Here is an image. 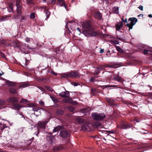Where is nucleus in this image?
Instances as JSON below:
<instances>
[{"mask_svg":"<svg viewBox=\"0 0 152 152\" xmlns=\"http://www.w3.org/2000/svg\"><path fill=\"white\" fill-rule=\"evenodd\" d=\"M70 78L79 77L80 75L79 74L76 72H69Z\"/></svg>","mask_w":152,"mask_h":152,"instance_id":"nucleus-6","label":"nucleus"},{"mask_svg":"<svg viewBox=\"0 0 152 152\" xmlns=\"http://www.w3.org/2000/svg\"><path fill=\"white\" fill-rule=\"evenodd\" d=\"M51 98L53 100V101L55 102H57V100L56 99L55 97H53V96H52L51 97Z\"/></svg>","mask_w":152,"mask_h":152,"instance_id":"nucleus-46","label":"nucleus"},{"mask_svg":"<svg viewBox=\"0 0 152 152\" xmlns=\"http://www.w3.org/2000/svg\"><path fill=\"white\" fill-rule=\"evenodd\" d=\"M148 16L150 18H152V15L151 14L148 15Z\"/></svg>","mask_w":152,"mask_h":152,"instance_id":"nucleus-59","label":"nucleus"},{"mask_svg":"<svg viewBox=\"0 0 152 152\" xmlns=\"http://www.w3.org/2000/svg\"><path fill=\"white\" fill-rule=\"evenodd\" d=\"M28 48L29 49H30V50H33V49L32 48Z\"/></svg>","mask_w":152,"mask_h":152,"instance_id":"nucleus-62","label":"nucleus"},{"mask_svg":"<svg viewBox=\"0 0 152 152\" xmlns=\"http://www.w3.org/2000/svg\"><path fill=\"white\" fill-rule=\"evenodd\" d=\"M69 110L72 112L74 111L75 110V108L72 107H68Z\"/></svg>","mask_w":152,"mask_h":152,"instance_id":"nucleus-39","label":"nucleus"},{"mask_svg":"<svg viewBox=\"0 0 152 152\" xmlns=\"http://www.w3.org/2000/svg\"><path fill=\"white\" fill-rule=\"evenodd\" d=\"M106 100L110 105H113L114 104V101L112 99L107 98Z\"/></svg>","mask_w":152,"mask_h":152,"instance_id":"nucleus-27","label":"nucleus"},{"mask_svg":"<svg viewBox=\"0 0 152 152\" xmlns=\"http://www.w3.org/2000/svg\"><path fill=\"white\" fill-rule=\"evenodd\" d=\"M89 128V126L83 125L81 126V129L83 130H85L88 129Z\"/></svg>","mask_w":152,"mask_h":152,"instance_id":"nucleus-32","label":"nucleus"},{"mask_svg":"<svg viewBox=\"0 0 152 152\" xmlns=\"http://www.w3.org/2000/svg\"><path fill=\"white\" fill-rule=\"evenodd\" d=\"M4 74V73L2 71H1V72L0 73V76H2Z\"/></svg>","mask_w":152,"mask_h":152,"instance_id":"nucleus-56","label":"nucleus"},{"mask_svg":"<svg viewBox=\"0 0 152 152\" xmlns=\"http://www.w3.org/2000/svg\"><path fill=\"white\" fill-rule=\"evenodd\" d=\"M95 80L94 77H92L90 80L89 81L93 82Z\"/></svg>","mask_w":152,"mask_h":152,"instance_id":"nucleus-44","label":"nucleus"},{"mask_svg":"<svg viewBox=\"0 0 152 152\" xmlns=\"http://www.w3.org/2000/svg\"><path fill=\"white\" fill-rule=\"evenodd\" d=\"M8 10L9 12H10L12 11L13 10V5L12 4H11L9 6V9Z\"/></svg>","mask_w":152,"mask_h":152,"instance_id":"nucleus-35","label":"nucleus"},{"mask_svg":"<svg viewBox=\"0 0 152 152\" xmlns=\"http://www.w3.org/2000/svg\"><path fill=\"white\" fill-rule=\"evenodd\" d=\"M148 51L152 52V48H149V50H144L143 53L144 54H146L148 53Z\"/></svg>","mask_w":152,"mask_h":152,"instance_id":"nucleus-30","label":"nucleus"},{"mask_svg":"<svg viewBox=\"0 0 152 152\" xmlns=\"http://www.w3.org/2000/svg\"><path fill=\"white\" fill-rule=\"evenodd\" d=\"M7 101L12 103H16L18 101V99L15 97H10L7 100Z\"/></svg>","mask_w":152,"mask_h":152,"instance_id":"nucleus-10","label":"nucleus"},{"mask_svg":"<svg viewBox=\"0 0 152 152\" xmlns=\"http://www.w3.org/2000/svg\"><path fill=\"white\" fill-rule=\"evenodd\" d=\"M107 132L110 134L113 133V132L111 131H108Z\"/></svg>","mask_w":152,"mask_h":152,"instance_id":"nucleus-57","label":"nucleus"},{"mask_svg":"<svg viewBox=\"0 0 152 152\" xmlns=\"http://www.w3.org/2000/svg\"><path fill=\"white\" fill-rule=\"evenodd\" d=\"M83 26L87 29L83 30V33L87 37H95L98 35L100 32L98 31H96L94 28L91 27L89 22L84 23Z\"/></svg>","mask_w":152,"mask_h":152,"instance_id":"nucleus-1","label":"nucleus"},{"mask_svg":"<svg viewBox=\"0 0 152 152\" xmlns=\"http://www.w3.org/2000/svg\"><path fill=\"white\" fill-rule=\"evenodd\" d=\"M57 113L58 114L61 115L64 113V111H63L61 110H58L57 111Z\"/></svg>","mask_w":152,"mask_h":152,"instance_id":"nucleus-41","label":"nucleus"},{"mask_svg":"<svg viewBox=\"0 0 152 152\" xmlns=\"http://www.w3.org/2000/svg\"><path fill=\"white\" fill-rule=\"evenodd\" d=\"M114 44H119V42L118 41H114L113 42Z\"/></svg>","mask_w":152,"mask_h":152,"instance_id":"nucleus-48","label":"nucleus"},{"mask_svg":"<svg viewBox=\"0 0 152 152\" xmlns=\"http://www.w3.org/2000/svg\"><path fill=\"white\" fill-rule=\"evenodd\" d=\"M88 109H84L81 111V112L84 114H86V113H88Z\"/></svg>","mask_w":152,"mask_h":152,"instance_id":"nucleus-37","label":"nucleus"},{"mask_svg":"<svg viewBox=\"0 0 152 152\" xmlns=\"http://www.w3.org/2000/svg\"><path fill=\"white\" fill-rule=\"evenodd\" d=\"M0 152H7L3 151L2 150H1V148H0Z\"/></svg>","mask_w":152,"mask_h":152,"instance_id":"nucleus-60","label":"nucleus"},{"mask_svg":"<svg viewBox=\"0 0 152 152\" xmlns=\"http://www.w3.org/2000/svg\"><path fill=\"white\" fill-rule=\"evenodd\" d=\"M104 52V49H101L99 53H103Z\"/></svg>","mask_w":152,"mask_h":152,"instance_id":"nucleus-52","label":"nucleus"},{"mask_svg":"<svg viewBox=\"0 0 152 152\" xmlns=\"http://www.w3.org/2000/svg\"><path fill=\"white\" fill-rule=\"evenodd\" d=\"M105 88H110V87H114V88H118L117 85H106L104 86Z\"/></svg>","mask_w":152,"mask_h":152,"instance_id":"nucleus-34","label":"nucleus"},{"mask_svg":"<svg viewBox=\"0 0 152 152\" xmlns=\"http://www.w3.org/2000/svg\"><path fill=\"white\" fill-rule=\"evenodd\" d=\"M40 113H40V112H39V114H38V115H37V114H36L35 113H34V115H36V116H39V115H40Z\"/></svg>","mask_w":152,"mask_h":152,"instance_id":"nucleus-58","label":"nucleus"},{"mask_svg":"<svg viewBox=\"0 0 152 152\" xmlns=\"http://www.w3.org/2000/svg\"><path fill=\"white\" fill-rule=\"evenodd\" d=\"M30 18L31 19H34L35 18V15L34 13H32L30 15Z\"/></svg>","mask_w":152,"mask_h":152,"instance_id":"nucleus-40","label":"nucleus"},{"mask_svg":"<svg viewBox=\"0 0 152 152\" xmlns=\"http://www.w3.org/2000/svg\"><path fill=\"white\" fill-rule=\"evenodd\" d=\"M104 66H100L98 70H104Z\"/></svg>","mask_w":152,"mask_h":152,"instance_id":"nucleus-45","label":"nucleus"},{"mask_svg":"<svg viewBox=\"0 0 152 152\" xmlns=\"http://www.w3.org/2000/svg\"><path fill=\"white\" fill-rule=\"evenodd\" d=\"M39 104H40L41 105H43L44 104V103L42 101H40L39 102Z\"/></svg>","mask_w":152,"mask_h":152,"instance_id":"nucleus-53","label":"nucleus"},{"mask_svg":"<svg viewBox=\"0 0 152 152\" xmlns=\"http://www.w3.org/2000/svg\"><path fill=\"white\" fill-rule=\"evenodd\" d=\"M5 103V101L3 99H0V105L4 104Z\"/></svg>","mask_w":152,"mask_h":152,"instance_id":"nucleus-38","label":"nucleus"},{"mask_svg":"<svg viewBox=\"0 0 152 152\" xmlns=\"http://www.w3.org/2000/svg\"><path fill=\"white\" fill-rule=\"evenodd\" d=\"M61 128V127L60 126H57L54 128V129L53 130V132H56L60 130Z\"/></svg>","mask_w":152,"mask_h":152,"instance_id":"nucleus-28","label":"nucleus"},{"mask_svg":"<svg viewBox=\"0 0 152 152\" xmlns=\"http://www.w3.org/2000/svg\"><path fill=\"white\" fill-rule=\"evenodd\" d=\"M7 20V17H2L1 19H0V21H5Z\"/></svg>","mask_w":152,"mask_h":152,"instance_id":"nucleus-42","label":"nucleus"},{"mask_svg":"<svg viewBox=\"0 0 152 152\" xmlns=\"http://www.w3.org/2000/svg\"><path fill=\"white\" fill-rule=\"evenodd\" d=\"M94 17L97 19H101L102 17V15L99 12H97L94 14Z\"/></svg>","mask_w":152,"mask_h":152,"instance_id":"nucleus-20","label":"nucleus"},{"mask_svg":"<svg viewBox=\"0 0 152 152\" xmlns=\"http://www.w3.org/2000/svg\"><path fill=\"white\" fill-rule=\"evenodd\" d=\"M28 102V101L26 99H22L20 101V103H22L24 102Z\"/></svg>","mask_w":152,"mask_h":152,"instance_id":"nucleus-43","label":"nucleus"},{"mask_svg":"<svg viewBox=\"0 0 152 152\" xmlns=\"http://www.w3.org/2000/svg\"><path fill=\"white\" fill-rule=\"evenodd\" d=\"M93 126L94 127L98 129L102 128V127L101 123L99 122L94 123L93 124Z\"/></svg>","mask_w":152,"mask_h":152,"instance_id":"nucleus-12","label":"nucleus"},{"mask_svg":"<svg viewBox=\"0 0 152 152\" xmlns=\"http://www.w3.org/2000/svg\"><path fill=\"white\" fill-rule=\"evenodd\" d=\"M63 102L66 103H69L73 104H76V102L73 101L71 98L64 99L63 100Z\"/></svg>","mask_w":152,"mask_h":152,"instance_id":"nucleus-11","label":"nucleus"},{"mask_svg":"<svg viewBox=\"0 0 152 152\" xmlns=\"http://www.w3.org/2000/svg\"><path fill=\"white\" fill-rule=\"evenodd\" d=\"M110 65H106L105 67H110Z\"/></svg>","mask_w":152,"mask_h":152,"instance_id":"nucleus-61","label":"nucleus"},{"mask_svg":"<svg viewBox=\"0 0 152 152\" xmlns=\"http://www.w3.org/2000/svg\"><path fill=\"white\" fill-rule=\"evenodd\" d=\"M56 0H48V4L54 5L56 3Z\"/></svg>","mask_w":152,"mask_h":152,"instance_id":"nucleus-29","label":"nucleus"},{"mask_svg":"<svg viewBox=\"0 0 152 152\" xmlns=\"http://www.w3.org/2000/svg\"><path fill=\"white\" fill-rule=\"evenodd\" d=\"M19 2L20 1H17L16 2L17 12L19 15H20L21 14V11L22 9V6L19 4Z\"/></svg>","mask_w":152,"mask_h":152,"instance_id":"nucleus-4","label":"nucleus"},{"mask_svg":"<svg viewBox=\"0 0 152 152\" xmlns=\"http://www.w3.org/2000/svg\"><path fill=\"white\" fill-rule=\"evenodd\" d=\"M13 107L14 108V109L16 110L20 109L22 107V106L21 105L17 104H13Z\"/></svg>","mask_w":152,"mask_h":152,"instance_id":"nucleus-21","label":"nucleus"},{"mask_svg":"<svg viewBox=\"0 0 152 152\" xmlns=\"http://www.w3.org/2000/svg\"><path fill=\"white\" fill-rule=\"evenodd\" d=\"M36 131H37V132H36L34 133V134H35L37 136L38 134L39 133V131L38 130V129H36Z\"/></svg>","mask_w":152,"mask_h":152,"instance_id":"nucleus-47","label":"nucleus"},{"mask_svg":"<svg viewBox=\"0 0 152 152\" xmlns=\"http://www.w3.org/2000/svg\"><path fill=\"white\" fill-rule=\"evenodd\" d=\"M60 134L62 137H66L69 135V134L65 131H61Z\"/></svg>","mask_w":152,"mask_h":152,"instance_id":"nucleus-8","label":"nucleus"},{"mask_svg":"<svg viewBox=\"0 0 152 152\" xmlns=\"http://www.w3.org/2000/svg\"><path fill=\"white\" fill-rule=\"evenodd\" d=\"M28 105H29L30 107H33L32 109V110L34 112H37L40 109V108H37L34 107V104H29Z\"/></svg>","mask_w":152,"mask_h":152,"instance_id":"nucleus-17","label":"nucleus"},{"mask_svg":"<svg viewBox=\"0 0 152 152\" xmlns=\"http://www.w3.org/2000/svg\"><path fill=\"white\" fill-rule=\"evenodd\" d=\"M57 3L61 7L64 6V7L66 8L65 3L64 0H58Z\"/></svg>","mask_w":152,"mask_h":152,"instance_id":"nucleus-16","label":"nucleus"},{"mask_svg":"<svg viewBox=\"0 0 152 152\" xmlns=\"http://www.w3.org/2000/svg\"><path fill=\"white\" fill-rule=\"evenodd\" d=\"M114 78L113 79L114 80H116L119 82L122 81L121 78V77L117 75H114Z\"/></svg>","mask_w":152,"mask_h":152,"instance_id":"nucleus-19","label":"nucleus"},{"mask_svg":"<svg viewBox=\"0 0 152 152\" xmlns=\"http://www.w3.org/2000/svg\"><path fill=\"white\" fill-rule=\"evenodd\" d=\"M6 84L9 86H14L16 85V83L9 80H7L6 81Z\"/></svg>","mask_w":152,"mask_h":152,"instance_id":"nucleus-14","label":"nucleus"},{"mask_svg":"<svg viewBox=\"0 0 152 152\" xmlns=\"http://www.w3.org/2000/svg\"><path fill=\"white\" fill-rule=\"evenodd\" d=\"M61 77L63 78H70L69 72L62 73L61 74Z\"/></svg>","mask_w":152,"mask_h":152,"instance_id":"nucleus-23","label":"nucleus"},{"mask_svg":"<svg viewBox=\"0 0 152 152\" xmlns=\"http://www.w3.org/2000/svg\"><path fill=\"white\" fill-rule=\"evenodd\" d=\"M51 73L52 74V75H54L55 76H56L57 75V73L55 72H54L53 71H52L51 72Z\"/></svg>","mask_w":152,"mask_h":152,"instance_id":"nucleus-49","label":"nucleus"},{"mask_svg":"<svg viewBox=\"0 0 152 152\" xmlns=\"http://www.w3.org/2000/svg\"><path fill=\"white\" fill-rule=\"evenodd\" d=\"M91 116L94 119L100 121L102 120L106 116L103 113H92Z\"/></svg>","mask_w":152,"mask_h":152,"instance_id":"nucleus-2","label":"nucleus"},{"mask_svg":"<svg viewBox=\"0 0 152 152\" xmlns=\"http://www.w3.org/2000/svg\"><path fill=\"white\" fill-rule=\"evenodd\" d=\"M113 11L114 13L118 14L119 13V7H114L113 8Z\"/></svg>","mask_w":152,"mask_h":152,"instance_id":"nucleus-25","label":"nucleus"},{"mask_svg":"<svg viewBox=\"0 0 152 152\" xmlns=\"http://www.w3.org/2000/svg\"><path fill=\"white\" fill-rule=\"evenodd\" d=\"M59 95L60 96L63 98L69 97V92L68 91L62 92L59 93Z\"/></svg>","mask_w":152,"mask_h":152,"instance_id":"nucleus-7","label":"nucleus"},{"mask_svg":"<svg viewBox=\"0 0 152 152\" xmlns=\"http://www.w3.org/2000/svg\"><path fill=\"white\" fill-rule=\"evenodd\" d=\"M17 90L13 88H10L9 89V92L11 94H14L17 93Z\"/></svg>","mask_w":152,"mask_h":152,"instance_id":"nucleus-22","label":"nucleus"},{"mask_svg":"<svg viewBox=\"0 0 152 152\" xmlns=\"http://www.w3.org/2000/svg\"><path fill=\"white\" fill-rule=\"evenodd\" d=\"M138 8H139V9L140 10H143V6H142L140 5V6H139V7H138Z\"/></svg>","mask_w":152,"mask_h":152,"instance_id":"nucleus-50","label":"nucleus"},{"mask_svg":"<svg viewBox=\"0 0 152 152\" xmlns=\"http://www.w3.org/2000/svg\"><path fill=\"white\" fill-rule=\"evenodd\" d=\"M132 126V125L131 124L129 123H127V124H123L119 127L118 126V127L120 129H126L131 127Z\"/></svg>","mask_w":152,"mask_h":152,"instance_id":"nucleus-5","label":"nucleus"},{"mask_svg":"<svg viewBox=\"0 0 152 152\" xmlns=\"http://www.w3.org/2000/svg\"><path fill=\"white\" fill-rule=\"evenodd\" d=\"M25 41L26 42H28L30 41V39L28 37H26L25 39Z\"/></svg>","mask_w":152,"mask_h":152,"instance_id":"nucleus-51","label":"nucleus"},{"mask_svg":"<svg viewBox=\"0 0 152 152\" xmlns=\"http://www.w3.org/2000/svg\"><path fill=\"white\" fill-rule=\"evenodd\" d=\"M123 22L126 23L127 22V19L126 18L125 19L123 20Z\"/></svg>","mask_w":152,"mask_h":152,"instance_id":"nucleus-54","label":"nucleus"},{"mask_svg":"<svg viewBox=\"0 0 152 152\" xmlns=\"http://www.w3.org/2000/svg\"><path fill=\"white\" fill-rule=\"evenodd\" d=\"M122 20L123 21V20H124V19H123V17L122 18H121Z\"/></svg>","mask_w":152,"mask_h":152,"instance_id":"nucleus-64","label":"nucleus"},{"mask_svg":"<svg viewBox=\"0 0 152 152\" xmlns=\"http://www.w3.org/2000/svg\"><path fill=\"white\" fill-rule=\"evenodd\" d=\"M48 140V142H50L51 144H52L54 142V137L52 136H51L49 137Z\"/></svg>","mask_w":152,"mask_h":152,"instance_id":"nucleus-24","label":"nucleus"},{"mask_svg":"<svg viewBox=\"0 0 152 152\" xmlns=\"http://www.w3.org/2000/svg\"><path fill=\"white\" fill-rule=\"evenodd\" d=\"M44 8L45 9L44 11L45 12L46 15L47 17L48 18V17L50 16V12H49L48 10H46V7H44Z\"/></svg>","mask_w":152,"mask_h":152,"instance_id":"nucleus-31","label":"nucleus"},{"mask_svg":"<svg viewBox=\"0 0 152 152\" xmlns=\"http://www.w3.org/2000/svg\"><path fill=\"white\" fill-rule=\"evenodd\" d=\"M134 121V122L135 123H136V122H140V121H136V120H134V121Z\"/></svg>","mask_w":152,"mask_h":152,"instance_id":"nucleus-55","label":"nucleus"},{"mask_svg":"<svg viewBox=\"0 0 152 152\" xmlns=\"http://www.w3.org/2000/svg\"><path fill=\"white\" fill-rule=\"evenodd\" d=\"M29 84L27 83H24L20 85L19 87V88H25L29 86Z\"/></svg>","mask_w":152,"mask_h":152,"instance_id":"nucleus-26","label":"nucleus"},{"mask_svg":"<svg viewBox=\"0 0 152 152\" xmlns=\"http://www.w3.org/2000/svg\"><path fill=\"white\" fill-rule=\"evenodd\" d=\"M64 148L61 145L56 146L53 148V150L55 151H56L61 150L63 149Z\"/></svg>","mask_w":152,"mask_h":152,"instance_id":"nucleus-15","label":"nucleus"},{"mask_svg":"<svg viewBox=\"0 0 152 152\" xmlns=\"http://www.w3.org/2000/svg\"><path fill=\"white\" fill-rule=\"evenodd\" d=\"M129 21H131L130 24H127L126 26L129 28V30L132 28L133 26L137 22V19L134 17L130 18L129 19Z\"/></svg>","mask_w":152,"mask_h":152,"instance_id":"nucleus-3","label":"nucleus"},{"mask_svg":"<svg viewBox=\"0 0 152 152\" xmlns=\"http://www.w3.org/2000/svg\"><path fill=\"white\" fill-rule=\"evenodd\" d=\"M116 48L118 51L123 53L124 51L119 46H117L116 47Z\"/></svg>","mask_w":152,"mask_h":152,"instance_id":"nucleus-36","label":"nucleus"},{"mask_svg":"<svg viewBox=\"0 0 152 152\" xmlns=\"http://www.w3.org/2000/svg\"><path fill=\"white\" fill-rule=\"evenodd\" d=\"M75 121L77 122L80 124H82L84 123V120L79 117L76 118H75Z\"/></svg>","mask_w":152,"mask_h":152,"instance_id":"nucleus-18","label":"nucleus"},{"mask_svg":"<svg viewBox=\"0 0 152 152\" xmlns=\"http://www.w3.org/2000/svg\"><path fill=\"white\" fill-rule=\"evenodd\" d=\"M123 26L122 22H119L117 23L115 26V27L116 31H119Z\"/></svg>","mask_w":152,"mask_h":152,"instance_id":"nucleus-9","label":"nucleus"},{"mask_svg":"<svg viewBox=\"0 0 152 152\" xmlns=\"http://www.w3.org/2000/svg\"><path fill=\"white\" fill-rule=\"evenodd\" d=\"M7 126L5 125L2 124H0V130L1 131H2Z\"/></svg>","mask_w":152,"mask_h":152,"instance_id":"nucleus-33","label":"nucleus"},{"mask_svg":"<svg viewBox=\"0 0 152 152\" xmlns=\"http://www.w3.org/2000/svg\"><path fill=\"white\" fill-rule=\"evenodd\" d=\"M46 123L42 121H39L38 123V125L40 128L44 129L45 127Z\"/></svg>","mask_w":152,"mask_h":152,"instance_id":"nucleus-13","label":"nucleus"},{"mask_svg":"<svg viewBox=\"0 0 152 152\" xmlns=\"http://www.w3.org/2000/svg\"><path fill=\"white\" fill-rule=\"evenodd\" d=\"M43 1L45 2H46L47 0H43Z\"/></svg>","mask_w":152,"mask_h":152,"instance_id":"nucleus-63","label":"nucleus"}]
</instances>
